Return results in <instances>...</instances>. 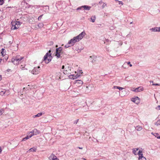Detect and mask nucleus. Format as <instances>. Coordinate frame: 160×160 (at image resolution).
I'll return each mask as SVG.
<instances>
[{
    "mask_svg": "<svg viewBox=\"0 0 160 160\" xmlns=\"http://www.w3.org/2000/svg\"><path fill=\"white\" fill-rule=\"evenodd\" d=\"M86 35L84 31L82 32L78 36L74 37L68 41V43L70 44L71 46H73L76 42H78L81 40Z\"/></svg>",
    "mask_w": 160,
    "mask_h": 160,
    "instance_id": "obj_1",
    "label": "nucleus"
},
{
    "mask_svg": "<svg viewBox=\"0 0 160 160\" xmlns=\"http://www.w3.org/2000/svg\"><path fill=\"white\" fill-rule=\"evenodd\" d=\"M24 58V57L19 55H17L13 57L11 59V62L14 65H18L21 63Z\"/></svg>",
    "mask_w": 160,
    "mask_h": 160,
    "instance_id": "obj_2",
    "label": "nucleus"
},
{
    "mask_svg": "<svg viewBox=\"0 0 160 160\" xmlns=\"http://www.w3.org/2000/svg\"><path fill=\"white\" fill-rule=\"evenodd\" d=\"M51 50H49L48 52H47L44 56L43 58V61L46 63H48L51 60L52 57L51 56Z\"/></svg>",
    "mask_w": 160,
    "mask_h": 160,
    "instance_id": "obj_3",
    "label": "nucleus"
},
{
    "mask_svg": "<svg viewBox=\"0 0 160 160\" xmlns=\"http://www.w3.org/2000/svg\"><path fill=\"white\" fill-rule=\"evenodd\" d=\"M62 69H65L63 72L64 74L69 75L71 74V67H69L68 65H63L62 66Z\"/></svg>",
    "mask_w": 160,
    "mask_h": 160,
    "instance_id": "obj_4",
    "label": "nucleus"
},
{
    "mask_svg": "<svg viewBox=\"0 0 160 160\" xmlns=\"http://www.w3.org/2000/svg\"><path fill=\"white\" fill-rule=\"evenodd\" d=\"M11 24L12 26L11 29L13 30L18 28L20 25V22L16 21H12Z\"/></svg>",
    "mask_w": 160,
    "mask_h": 160,
    "instance_id": "obj_5",
    "label": "nucleus"
},
{
    "mask_svg": "<svg viewBox=\"0 0 160 160\" xmlns=\"http://www.w3.org/2000/svg\"><path fill=\"white\" fill-rule=\"evenodd\" d=\"M62 51V48L61 47L56 48L55 56L58 58H60L61 55H62L63 53Z\"/></svg>",
    "mask_w": 160,
    "mask_h": 160,
    "instance_id": "obj_6",
    "label": "nucleus"
},
{
    "mask_svg": "<svg viewBox=\"0 0 160 160\" xmlns=\"http://www.w3.org/2000/svg\"><path fill=\"white\" fill-rule=\"evenodd\" d=\"M40 68L39 66L35 67L31 71V72L33 75H37L40 72Z\"/></svg>",
    "mask_w": 160,
    "mask_h": 160,
    "instance_id": "obj_7",
    "label": "nucleus"
},
{
    "mask_svg": "<svg viewBox=\"0 0 160 160\" xmlns=\"http://www.w3.org/2000/svg\"><path fill=\"white\" fill-rule=\"evenodd\" d=\"M74 83L78 87L81 86L83 83V82L80 80H77L74 81Z\"/></svg>",
    "mask_w": 160,
    "mask_h": 160,
    "instance_id": "obj_8",
    "label": "nucleus"
},
{
    "mask_svg": "<svg viewBox=\"0 0 160 160\" xmlns=\"http://www.w3.org/2000/svg\"><path fill=\"white\" fill-rule=\"evenodd\" d=\"M138 155L139 156V160H146V158L143 156L142 152L139 150L138 152Z\"/></svg>",
    "mask_w": 160,
    "mask_h": 160,
    "instance_id": "obj_9",
    "label": "nucleus"
},
{
    "mask_svg": "<svg viewBox=\"0 0 160 160\" xmlns=\"http://www.w3.org/2000/svg\"><path fill=\"white\" fill-rule=\"evenodd\" d=\"M132 102L138 104L140 103V100L138 97H136L135 98H132L131 99Z\"/></svg>",
    "mask_w": 160,
    "mask_h": 160,
    "instance_id": "obj_10",
    "label": "nucleus"
},
{
    "mask_svg": "<svg viewBox=\"0 0 160 160\" xmlns=\"http://www.w3.org/2000/svg\"><path fill=\"white\" fill-rule=\"evenodd\" d=\"M143 90V88L142 87H139L138 88H136L134 90H133V91H134L136 92H138L142 91Z\"/></svg>",
    "mask_w": 160,
    "mask_h": 160,
    "instance_id": "obj_11",
    "label": "nucleus"
},
{
    "mask_svg": "<svg viewBox=\"0 0 160 160\" xmlns=\"http://www.w3.org/2000/svg\"><path fill=\"white\" fill-rule=\"evenodd\" d=\"M79 76V75H78L77 74L76 75L71 74L69 75V78L70 79H76Z\"/></svg>",
    "mask_w": 160,
    "mask_h": 160,
    "instance_id": "obj_12",
    "label": "nucleus"
},
{
    "mask_svg": "<svg viewBox=\"0 0 160 160\" xmlns=\"http://www.w3.org/2000/svg\"><path fill=\"white\" fill-rule=\"evenodd\" d=\"M50 158L52 160H59L58 158H57V157L54 154H52L50 156Z\"/></svg>",
    "mask_w": 160,
    "mask_h": 160,
    "instance_id": "obj_13",
    "label": "nucleus"
},
{
    "mask_svg": "<svg viewBox=\"0 0 160 160\" xmlns=\"http://www.w3.org/2000/svg\"><path fill=\"white\" fill-rule=\"evenodd\" d=\"M83 8L84 10H89L91 8V7L88 6L84 5L83 6Z\"/></svg>",
    "mask_w": 160,
    "mask_h": 160,
    "instance_id": "obj_14",
    "label": "nucleus"
},
{
    "mask_svg": "<svg viewBox=\"0 0 160 160\" xmlns=\"http://www.w3.org/2000/svg\"><path fill=\"white\" fill-rule=\"evenodd\" d=\"M26 66L25 64H24L23 65H21L20 68L22 70H27V69L25 68V67Z\"/></svg>",
    "mask_w": 160,
    "mask_h": 160,
    "instance_id": "obj_15",
    "label": "nucleus"
},
{
    "mask_svg": "<svg viewBox=\"0 0 160 160\" xmlns=\"http://www.w3.org/2000/svg\"><path fill=\"white\" fill-rule=\"evenodd\" d=\"M34 135V132H32V131L30 132H29L28 133V136H29V137L30 138L32 136H33Z\"/></svg>",
    "mask_w": 160,
    "mask_h": 160,
    "instance_id": "obj_16",
    "label": "nucleus"
},
{
    "mask_svg": "<svg viewBox=\"0 0 160 160\" xmlns=\"http://www.w3.org/2000/svg\"><path fill=\"white\" fill-rule=\"evenodd\" d=\"M32 132H34V135H36L40 133V131L37 129H34Z\"/></svg>",
    "mask_w": 160,
    "mask_h": 160,
    "instance_id": "obj_17",
    "label": "nucleus"
},
{
    "mask_svg": "<svg viewBox=\"0 0 160 160\" xmlns=\"http://www.w3.org/2000/svg\"><path fill=\"white\" fill-rule=\"evenodd\" d=\"M2 55V56H4L6 54V51L5 49L2 48V51L1 52Z\"/></svg>",
    "mask_w": 160,
    "mask_h": 160,
    "instance_id": "obj_18",
    "label": "nucleus"
},
{
    "mask_svg": "<svg viewBox=\"0 0 160 160\" xmlns=\"http://www.w3.org/2000/svg\"><path fill=\"white\" fill-rule=\"evenodd\" d=\"M152 29L154 31H160V27H156V28H153Z\"/></svg>",
    "mask_w": 160,
    "mask_h": 160,
    "instance_id": "obj_19",
    "label": "nucleus"
},
{
    "mask_svg": "<svg viewBox=\"0 0 160 160\" xmlns=\"http://www.w3.org/2000/svg\"><path fill=\"white\" fill-rule=\"evenodd\" d=\"M42 112H40V113H38V114H37L36 115L33 116V118H35L36 117H39L41 116L42 115Z\"/></svg>",
    "mask_w": 160,
    "mask_h": 160,
    "instance_id": "obj_20",
    "label": "nucleus"
},
{
    "mask_svg": "<svg viewBox=\"0 0 160 160\" xmlns=\"http://www.w3.org/2000/svg\"><path fill=\"white\" fill-rule=\"evenodd\" d=\"M37 149L35 148H32L30 149L29 150V152H35L36 151Z\"/></svg>",
    "mask_w": 160,
    "mask_h": 160,
    "instance_id": "obj_21",
    "label": "nucleus"
},
{
    "mask_svg": "<svg viewBox=\"0 0 160 160\" xmlns=\"http://www.w3.org/2000/svg\"><path fill=\"white\" fill-rule=\"evenodd\" d=\"M111 41H110L108 39H106V40L104 41V43H106L107 44L109 45V44Z\"/></svg>",
    "mask_w": 160,
    "mask_h": 160,
    "instance_id": "obj_22",
    "label": "nucleus"
},
{
    "mask_svg": "<svg viewBox=\"0 0 160 160\" xmlns=\"http://www.w3.org/2000/svg\"><path fill=\"white\" fill-rule=\"evenodd\" d=\"M136 129L137 131H139L142 129V127L140 126H138L136 127Z\"/></svg>",
    "mask_w": 160,
    "mask_h": 160,
    "instance_id": "obj_23",
    "label": "nucleus"
},
{
    "mask_svg": "<svg viewBox=\"0 0 160 160\" xmlns=\"http://www.w3.org/2000/svg\"><path fill=\"white\" fill-rule=\"evenodd\" d=\"M138 148H134L133 149V153L135 155H136V152L138 150Z\"/></svg>",
    "mask_w": 160,
    "mask_h": 160,
    "instance_id": "obj_24",
    "label": "nucleus"
},
{
    "mask_svg": "<svg viewBox=\"0 0 160 160\" xmlns=\"http://www.w3.org/2000/svg\"><path fill=\"white\" fill-rule=\"evenodd\" d=\"M91 19L92 22H94L95 21L96 19V17L95 16H92L91 18Z\"/></svg>",
    "mask_w": 160,
    "mask_h": 160,
    "instance_id": "obj_25",
    "label": "nucleus"
},
{
    "mask_svg": "<svg viewBox=\"0 0 160 160\" xmlns=\"http://www.w3.org/2000/svg\"><path fill=\"white\" fill-rule=\"evenodd\" d=\"M39 28H41L43 26V24L42 23H40L38 25Z\"/></svg>",
    "mask_w": 160,
    "mask_h": 160,
    "instance_id": "obj_26",
    "label": "nucleus"
},
{
    "mask_svg": "<svg viewBox=\"0 0 160 160\" xmlns=\"http://www.w3.org/2000/svg\"><path fill=\"white\" fill-rule=\"evenodd\" d=\"M71 46H72L71 45V44H69L68 42V43L65 45V48H67L71 47Z\"/></svg>",
    "mask_w": 160,
    "mask_h": 160,
    "instance_id": "obj_27",
    "label": "nucleus"
},
{
    "mask_svg": "<svg viewBox=\"0 0 160 160\" xmlns=\"http://www.w3.org/2000/svg\"><path fill=\"white\" fill-rule=\"evenodd\" d=\"M71 46H72L71 45V44H69L68 42V43L65 45V48H67L71 47Z\"/></svg>",
    "mask_w": 160,
    "mask_h": 160,
    "instance_id": "obj_28",
    "label": "nucleus"
},
{
    "mask_svg": "<svg viewBox=\"0 0 160 160\" xmlns=\"http://www.w3.org/2000/svg\"><path fill=\"white\" fill-rule=\"evenodd\" d=\"M154 136H155V137H156L157 138L160 139V136H159L158 134L155 133L154 134Z\"/></svg>",
    "mask_w": 160,
    "mask_h": 160,
    "instance_id": "obj_29",
    "label": "nucleus"
},
{
    "mask_svg": "<svg viewBox=\"0 0 160 160\" xmlns=\"http://www.w3.org/2000/svg\"><path fill=\"white\" fill-rule=\"evenodd\" d=\"M30 138L28 136L26 137L25 138H24L22 140V141H25L26 140Z\"/></svg>",
    "mask_w": 160,
    "mask_h": 160,
    "instance_id": "obj_30",
    "label": "nucleus"
},
{
    "mask_svg": "<svg viewBox=\"0 0 160 160\" xmlns=\"http://www.w3.org/2000/svg\"><path fill=\"white\" fill-rule=\"evenodd\" d=\"M6 92V91H5V90H3V91L0 92V94L2 95H4L5 94Z\"/></svg>",
    "mask_w": 160,
    "mask_h": 160,
    "instance_id": "obj_31",
    "label": "nucleus"
},
{
    "mask_svg": "<svg viewBox=\"0 0 160 160\" xmlns=\"http://www.w3.org/2000/svg\"><path fill=\"white\" fill-rule=\"evenodd\" d=\"M4 3L3 0H0V5H2Z\"/></svg>",
    "mask_w": 160,
    "mask_h": 160,
    "instance_id": "obj_32",
    "label": "nucleus"
},
{
    "mask_svg": "<svg viewBox=\"0 0 160 160\" xmlns=\"http://www.w3.org/2000/svg\"><path fill=\"white\" fill-rule=\"evenodd\" d=\"M115 1H117H117L118 2H119V4H121V5H123V3L122 1H118V0H116Z\"/></svg>",
    "mask_w": 160,
    "mask_h": 160,
    "instance_id": "obj_33",
    "label": "nucleus"
},
{
    "mask_svg": "<svg viewBox=\"0 0 160 160\" xmlns=\"http://www.w3.org/2000/svg\"><path fill=\"white\" fill-rule=\"evenodd\" d=\"M107 5V4L105 3H103V5L102 6V8H104Z\"/></svg>",
    "mask_w": 160,
    "mask_h": 160,
    "instance_id": "obj_34",
    "label": "nucleus"
},
{
    "mask_svg": "<svg viewBox=\"0 0 160 160\" xmlns=\"http://www.w3.org/2000/svg\"><path fill=\"white\" fill-rule=\"evenodd\" d=\"M3 110H0V115H2L3 112Z\"/></svg>",
    "mask_w": 160,
    "mask_h": 160,
    "instance_id": "obj_35",
    "label": "nucleus"
},
{
    "mask_svg": "<svg viewBox=\"0 0 160 160\" xmlns=\"http://www.w3.org/2000/svg\"><path fill=\"white\" fill-rule=\"evenodd\" d=\"M83 8V6H82L81 7H80L78 8H77V10H79V9H81L82 8Z\"/></svg>",
    "mask_w": 160,
    "mask_h": 160,
    "instance_id": "obj_36",
    "label": "nucleus"
},
{
    "mask_svg": "<svg viewBox=\"0 0 160 160\" xmlns=\"http://www.w3.org/2000/svg\"><path fill=\"white\" fill-rule=\"evenodd\" d=\"M156 123L157 125H160V119Z\"/></svg>",
    "mask_w": 160,
    "mask_h": 160,
    "instance_id": "obj_37",
    "label": "nucleus"
},
{
    "mask_svg": "<svg viewBox=\"0 0 160 160\" xmlns=\"http://www.w3.org/2000/svg\"><path fill=\"white\" fill-rule=\"evenodd\" d=\"M90 58H93L94 59H95V60L96 59V57L94 56H90Z\"/></svg>",
    "mask_w": 160,
    "mask_h": 160,
    "instance_id": "obj_38",
    "label": "nucleus"
},
{
    "mask_svg": "<svg viewBox=\"0 0 160 160\" xmlns=\"http://www.w3.org/2000/svg\"><path fill=\"white\" fill-rule=\"evenodd\" d=\"M127 64H128V65H130V67H132V64H130V62H127Z\"/></svg>",
    "mask_w": 160,
    "mask_h": 160,
    "instance_id": "obj_39",
    "label": "nucleus"
},
{
    "mask_svg": "<svg viewBox=\"0 0 160 160\" xmlns=\"http://www.w3.org/2000/svg\"><path fill=\"white\" fill-rule=\"evenodd\" d=\"M152 85H155V86H160V85L159 84H158V83H156V84H152Z\"/></svg>",
    "mask_w": 160,
    "mask_h": 160,
    "instance_id": "obj_40",
    "label": "nucleus"
},
{
    "mask_svg": "<svg viewBox=\"0 0 160 160\" xmlns=\"http://www.w3.org/2000/svg\"><path fill=\"white\" fill-rule=\"evenodd\" d=\"M123 88H122V87H119V89L120 90H122V89H123Z\"/></svg>",
    "mask_w": 160,
    "mask_h": 160,
    "instance_id": "obj_41",
    "label": "nucleus"
},
{
    "mask_svg": "<svg viewBox=\"0 0 160 160\" xmlns=\"http://www.w3.org/2000/svg\"><path fill=\"white\" fill-rule=\"evenodd\" d=\"M42 15H41V16H39L38 18V20H39L40 19L42 18Z\"/></svg>",
    "mask_w": 160,
    "mask_h": 160,
    "instance_id": "obj_42",
    "label": "nucleus"
},
{
    "mask_svg": "<svg viewBox=\"0 0 160 160\" xmlns=\"http://www.w3.org/2000/svg\"><path fill=\"white\" fill-rule=\"evenodd\" d=\"M2 151V148L1 147H0V153H1Z\"/></svg>",
    "mask_w": 160,
    "mask_h": 160,
    "instance_id": "obj_43",
    "label": "nucleus"
},
{
    "mask_svg": "<svg viewBox=\"0 0 160 160\" xmlns=\"http://www.w3.org/2000/svg\"><path fill=\"white\" fill-rule=\"evenodd\" d=\"M2 61V59H0V64H1Z\"/></svg>",
    "mask_w": 160,
    "mask_h": 160,
    "instance_id": "obj_44",
    "label": "nucleus"
},
{
    "mask_svg": "<svg viewBox=\"0 0 160 160\" xmlns=\"http://www.w3.org/2000/svg\"><path fill=\"white\" fill-rule=\"evenodd\" d=\"M119 87V86H116V88L118 89Z\"/></svg>",
    "mask_w": 160,
    "mask_h": 160,
    "instance_id": "obj_45",
    "label": "nucleus"
},
{
    "mask_svg": "<svg viewBox=\"0 0 160 160\" xmlns=\"http://www.w3.org/2000/svg\"><path fill=\"white\" fill-rule=\"evenodd\" d=\"M2 79V76L1 75H0V81Z\"/></svg>",
    "mask_w": 160,
    "mask_h": 160,
    "instance_id": "obj_46",
    "label": "nucleus"
},
{
    "mask_svg": "<svg viewBox=\"0 0 160 160\" xmlns=\"http://www.w3.org/2000/svg\"><path fill=\"white\" fill-rule=\"evenodd\" d=\"M158 108H159V109L160 110V106H158Z\"/></svg>",
    "mask_w": 160,
    "mask_h": 160,
    "instance_id": "obj_47",
    "label": "nucleus"
},
{
    "mask_svg": "<svg viewBox=\"0 0 160 160\" xmlns=\"http://www.w3.org/2000/svg\"><path fill=\"white\" fill-rule=\"evenodd\" d=\"M60 72H59L58 73H57L58 75H59L60 74Z\"/></svg>",
    "mask_w": 160,
    "mask_h": 160,
    "instance_id": "obj_48",
    "label": "nucleus"
},
{
    "mask_svg": "<svg viewBox=\"0 0 160 160\" xmlns=\"http://www.w3.org/2000/svg\"><path fill=\"white\" fill-rule=\"evenodd\" d=\"M78 148L80 149H82V148H80V147H78Z\"/></svg>",
    "mask_w": 160,
    "mask_h": 160,
    "instance_id": "obj_49",
    "label": "nucleus"
},
{
    "mask_svg": "<svg viewBox=\"0 0 160 160\" xmlns=\"http://www.w3.org/2000/svg\"><path fill=\"white\" fill-rule=\"evenodd\" d=\"M116 86H114L113 87V88H116Z\"/></svg>",
    "mask_w": 160,
    "mask_h": 160,
    "instance_id": "obj_50",
    "label": "nucleus"
},
{
    "mask_svg": "<svg viewBox=\"0 0 160 160\" xmlns=\"http://www.w3.org/2000/svg\"><path fill=\"white\" fill-rule=\"evenodd\" d=\"M102 3V1H100V2H99V3Z\"/></svg>",
    "mask_w": 160,
    "mask_h": 160,
    "instance_id": "obj_51",
    "label": "nucleus"
},
{
    "mask_svg": "<svg viewBox=\"0 0 160 160\" xmlns=\"http://www.w3.org/2000/svg\"><path fill=\"white\" fill-rule=\"evenodd\" d=\"M82 159L84 160H86V159L84 158H82Z\"/></svg>",
    "mask_w": 160,
    "mask_h": 160,
    "instance_id": "obj_52",
    "label": "nucleus"
},
{
    "mask_svg": "<svg viewBox=\"0 0 160 160\" xmlns=\"http://www.w3.org/2000/svg\"><path fill=\"white\" fill-rule=\"evenodd\" d=\"M58 47V45H56V47Z\"/></svg>",
    "mask_w": 160,
    "mask_h": 160,
    "instance_id": "obj_53",
    "label": "nucleus"
},
{
    "mask_svg": "<svg viewBox=\"0 0 160 160\" xmlns=\"http://www.w3.org/2000/svg\"><path fill=\"white\" fill-rule=\"evenodd\" d=\"M92 62H93V61H92Z\"/></svg>",
    "mask_w": 160,
    "mask_h": 160,
    "instance_id": "obj_54",
    "label": "nucleus"
}]
</instances>
